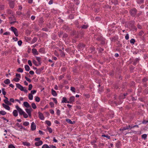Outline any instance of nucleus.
Instances as JSON below:
<instances>
[{
	"instance_id": "1",
	"label": "nucleus",
	"mask_w": 148,
	"mask_h": 148,
	"mask_svg": "<svg viewBox=\"0 0 148 148\" xmlns=\"http://www.w3.org/2000/svg\"><path fill=\"white\" fill-rule=\"evenodd\" d=\"M16 87L22 91H24L26 93L27 92V90L26 89H24V88L20 84L17 83L16 84Z\"/></svg>"
},
{
	"instance_id": "2",
	"label": "nucleus",
	"mask_w": 148,
	"mask_h": 148,
	"mask_svg": "<svg viewBox=\"0 0 148 148\" xmlns=\"http://www.w3.org/2000/svg\"><path fill=\"white\" fill-rule=\"evenodd\" d=\"M10 30L13 32L16 36H18V31L17 29L13 27H11L10 28Z\"/></svg>"
},
{
	"instance_id": "3",
	"label": "nucleus",
	"mask_w": 148,
	"mask_h": 148,
	"mask_svg": "<svg viewBox=\"0 0 148 148\" xmlns=\"http://www.w3.org/2000/svg\"><path fill=\"white\" fill-rule=\"evenodd\" d=\"M25 110L26 112L28 114L29 116L31 118L32 116L31 112L33 111V110L31 107L29 108H26L25 109Z\"/></svg>"
},
{
	"instance_id": "4",
	"label": "nucleus",
	"mask_w": 148,
	"mask_h": 148,
	"mask_svg": "<svg viewBox=\"0 0 148 148\" xmlns=\"http://www.w3.org/2000/svg\"><path fill=\"white\" fill-rule=\"evenodd\" d=\"M15 107L18 112L20 115H22L25 112L22 109L20 108L18 105L16 106Z\"/></svg>"
},
{
	"instance_id": "5",
	"label": "nucleus",
	"mask_w": 148,
	"mask_h": 148,
	"mask_svg": "<svg viewBox=\"0 0 148 148\" xmlns=\"http://www.w3.org/2000/svg\"><path fill=\"white\" fill-rule=\"evenodd\" d=\"M4 97L5 99L3 100V101L4 102V103L8 105V106L11 105H12V104L10 102H9L8 101V98L5 96H4Z\"/></svg>"
},
{
	"instance_id": "6",
	"label": "nucleus",
	"mask_w": 148,
	"mask_h": 148,
	"mask_svg": "<svg viewBox=\"0 0 148 148\" xmlns=\"http://www.w3.org/2000/svg\"><path fill=\"white\" fill-rule=\"evenodd\" d=\"M137 12V11L136 10L135 8L131 10L130 11L131 14L133 16H134L135 15Z\"/></svg>"
},
{
	"instance_id": "7",
	"label": "nucleus",
	"mask_w": 148,
	"mask_h": 148,
	"mask_svg": "<svg viewBox=\"0 0 148 148\" xmlns=\"http://www.w3.org/2000/svg\"><path fill=\"white\" fill-rule=\"evenodd\" d=\"M15 0L12 1H10L9 2V5L10 7L12 8H13L14 6V1Z\"/></svg>"
},
{
	"instance_id": "8",
	"label": "nucleus",
	"mask_w": 148,
	"mask_h": 148,
	"mask_svg": "<svg viewBox=\"0 0 148 148\" xmlns=\"http://www.w3.org/2000/svg\"><path fill=\"white\" fill-rule=\"evenodd\" d=\"M36 125L35 123L33 122L31 123V130L32 131H34L36 129Z\"/></svg>"
},
{
	"instance_id": "9",
	"label": "nucleus",
	"mask_w": 148,
	"mask_h": 148,
	"mask_svg": "<svg viewBox=\"0 0 148 148\" xmlns=\"http://www.w3.org/2000/svg\"><path fill=\"white\" fill-rule=\"evenodd\" d=\"M2 105L3 107L6 110H10V108L8 105H6L4 103H3L2 104Z\"/></svg>"
},
{
	"instance_id": "10",
	"label": "nucleus",
	"mask_w": 148,
	"mask_h": 148,
	"mask_svg": "<svg viewBox=\"0 0 148 148\" xmlns=\"http://www.w3.org/2000/svg\"><path fill=\"white\" fill-rule=\"evenodd\" d=\"M38 117L40 119L42 120H43L44 119V117L43 114L40 112H38Z\"/></svg>"
},
{
	"instance_id": "11",
	"label": "nucleus",
	"mask_w": 148,
	"mask_h": 148,
	"mask_svg": "<svg viewBox=\"0 0 148 148\" xmlns=\"http://www.w3.org/2000/svg\"><path fill=\"white\" fill-rule=\"evenodd\" d=\"M23 104L24 106L27 108L31 107L30 105L27 102L25 101L24 102Z\"/></svg>"
},
{
	"instance_id": "12",
	"label": "nucleus",
	"mask_w": 148,
	"mask_h": 148,
	"mask_svg": "<svg viewBox=\"0 0 148 148\" xmlns=\"http://www.w3.org/2000/svg\"><path fill=\"white\" fill-rule=\"evenodd\" d=\"M43 144V142L41 140H40L35 143V145L36 146H38L42 145Z\"/></svg>"
},
{
	"instance_id": "13",
	"label": "nucleus",
	"mask_w": 148,
	"mask_h": 148,
	"mask_svg": "<svg viewBox=\"0 0 148 148\" xmlns=\"http://www.w3.org/2000/svg\"><path fill=\"white\" fill-rule=\"evenodd\" d=\"M131 126L130 125L126 126V127H123L122 128L120 129V130L124 131L130 128V129Z\"/></svg>"
},
{
	"instance_id": "14",
	"label": "nucleus",
	"mask_w": 148,
	"mask_h": 148,
	"mask_svg": "<svg viewBox=\"0 0 148 148\" xmlns=\"http://www.w3.org/2000/svg\"><path fill=\"white\" fill-rule=\"evenodd\" d=\"M32 52L34 55H38V52L37 51V50L33 48L32 49Z\"/></svg>"
},
{
	"instance_id": "15",
	"label": "nucleus",
	"mask_w": 148,
	"mask_h": 148,
	"mask_svg": "<svg viewBox=\"0 0 148 148\" xmlns=\"http://www.w3.org/2000/svg\"><path fill=\"white\" fill-rule=\"evenodd\" d=\"M12 114L14 115V116L15 117H16L18 115V112L17 110H14L12 112Z\"/></svg>"
},
{
	"instance_id": "16",
	"label": "nucleus",
	"mask_w": 148,
	"mask_h": 148,
	"mask_svg": "<svg viewBox=\"0 0 148 148\" xmlns=\"http://www.w3.org/2000/svg\"><path fill=\"white\" fill-rule=\"evenodd\" d=\"M22 143L24 145L27 146H29L30 145V143L27 142H23Z\"/></svg>"
},
{
	"instance_id": "17",
	"label": "nucleus",
	"mask_w": 148,
	"mask_h": 148,
	"mask_svg": "<svg viewBox=\"0 0 148 148\" xmlns=\"http://www.w3.org/2000/svg\"><path fill=\"white\" fill-rule=\"evenodd\" d=\"M52 94L54 96H56L57 95V94L56 91L54 90L53 89L51 90Z\"/></svg>"
},
{
	"instance_id": "18",
	"label": "nucleus",
	"mask_w": 148,
	"mask_h": 148,
	"mask_svg": "<svg viewBox=\"0 0 148 148\" xmlns=\"http://www.w3.org/2000/svg\"><path fill=\"white\" fill-rule=\"evenodd\" d=\"M4 82L5 84H8L10 83V81L9 79H7L4 81Z\"/></svg>"
},
{
	"instance_id": "19",
	"label": "nucleus",
	"mask_w": 148,
	"mask_h": 148,
	"mask_svg": "<svg viewBox=\"0 0 148 148\" xmlns=\"http://www.w3.org/2000/svg\"><path fill=\"white\" fill-rule=\"evenodd\" d=\"M25 70L27 71H29L30 70V67L28 65H25Z\"/></svg>"
},
{
	"instance_id": "20",
	"label": "nucleus",
	"mask_w": 148,
	"mask_h": 148,
	"mask_svg": "<svg viewBox=\"0 0 148 148\" xmlns=\"http://www.w3.org/2000/svg\"><path fill=\"white\" fill-rule=\"evenodd\" d=\"M6 113V112L4 111L1 110L0 111V114L2 115H5Z\"/></svg>"
},
{
	"instance_id": "21",
	"label": "nucleus",
	"mask_w": 148,
	"mask_h": 148,
	"mask_svg": "<svg viewBox=\"0 0 148 148\" xmlns=\"http://www.w3.org/2000/svg\"><path fill=\"white\" fill-rule=\"evenodd\" d=\"M16 125L19 128L21 129H22L23 128V126L21 125H19L18 123H17L16 124Z\"/></svg>"
},
{
	"instance_id": "22",
	"label": "nucleus",
	"mask_w": 148,
	"mask_h": 148,
	"mask_svg": "<svg viewBox=\"0 0 148 148\" xmlns=\"http://www.w3.org/2000/svg\"><path fill=\"white\" fill-rule=\"evenodd\" d=\"M28 98L29 100H32L33 99V96L31 94H29L28 95Z\"/></svg>"
},
{
	"instance_id": "23",
	"label": "nucleus",
	"mask_w": 148,
	"mask_h": 148,
	"mask_svg": "<svg viewBox=\"0 0 148 148\" xmlns=\"http://www.w3.org/2000/svg\"><path fill=\"white\" fill-rule=\"evenodd\" d=\"M36 59L39 63V64H41V58L40 57H36Z\"/></svg>"
},
{
	"instance_id": "24",
	"label": "nucleus",
	"mask_w": 148,
	"mask_h": 148,
	"mask_svg": "<svg viewBox=\"0 0 148 148\" xmlns=\"http://www.w3.org/2000/svg\"><path fill=\"white\" fill-rule=\"evenodd\" d=\"M75 99V97L73 96L71 97L70 98V101H71V102H72L74 101Z\"/></svg>"
},
{
	"instance_id": "25",
	"label": "nucleus",
	"mask_w": 148,
	"mask_h": 148,
	"mask_svg": "<svg viewBox=\"0 0 148 148\" xmlns=\"http://www.w3.org/2000/svg\"><path fill=\"white\" fill-rule=\"evenodd\" d=\"M66 120L67 122L68 123H69L70 124H73L74 123H73L72 122V121H71V120L70 119H66Z\"/></svg>"
},
{
	"instance_id": "26",
	"label": "nucleus",
	"mask_w": 148,
	"mask_h": 148,
	"mask_svg": "<svg viewBox=\"0 0 148 148\" xmlns=\"http://www.w3.org/2000/svg\"><path fill=\"white\" fill-rule=\"evenodd\" d=\"M85 45L83 44H80L77 45L78 47H79L80 49L82 47H85Z\"/></svg>"
},
{
	"instance_id": "27",
	"label": "nucleus",
	"mask_w": 148,
	"mask_h": 148,
	"mask_svg": "<svg viewBox=\"0 0 148 148\" xmlns=\"http://www.w3.org/2000/svg\"><path fill=\"white\" fill-rule=\"evenodd\" d=\"M32 108L34 109H35L36 108V105L34 103H32Z\"/></svg>"
},
{
	"instance_id": "28",
	"label": "nucleus",
	"mask_w": 148,
	"mask_h": 148,
	"mask_svg": "<svg viewBox=\"0 0 148 148\" xmlns=\"http://www.w3.org/2000/svg\"><path fill=\"white\" fill-rule=\"evenodd\" d=\"M66 101H67V100H66V98L65 97H63L62 98V99L61 102H62V103H65L66 102Z\"/></svg>"
},
{
	"instance_id": "29",
	"label": "nucleus",
	"mask_w": 148,
	"mask_h": 148,
	"mask_svg": "<svg viewBox=\"0 0 148 148\" xmlns=\"http://www.w3.org/2000/svg\"><path fill=\"white\" fill-rule=\"evenodd\" d=\"M121 145L120 142L119 141H118L117 142L116 144V146L117 148H119L120 147V146Z\"/></svg>"
},
{
	"instance_id": "30",
	"label": "nucleus",
	"mask_w": 148,
	"mask_h": 148,
	"mask_svg": "<svg viewBox=\"0 0 148 148\" xmlns=\"http://www.w3.org/2000/svg\"><path fill=\"white\" fill-rule=\"evenodd\" d=\"M17 71L19 72L22 73L23 71V70L22 69L19 68H18V69L17 70Z\"/></svg>"
},
{
	"instance_id": "31",
	"label": "nucleus",
	"mask_w": 148,
	"mask_h": 148,
	"mask_svg": "<svg viewBox=\"0 0 148 148\" xmlns=\"http://www.w3.org/2000/svg\"><path fill=\"white\" fill-rule=\"evenodd\" d=\"M37 39L36 37H34L32 40V43H34L37 40Z\"/></svg>"
},
{
	"instance_id": "32",
	"label": "nucleus",
	"mask_w": 148,
	"mask_h": 148,
	"mask_svg": "<svg viewBox=\"0 0 148 148\" xmlns=\"http://www.w3.org/2000/svg\"><path fill=\"white\" fill-rule=\"evenodd\" d=\"M46 123L49 126H50L51 125V122L49 121H45Z\"/></svg>"
},
{
	"instance_id": "33",
	"label": "nucleus",
	"mask_w": 148,
	"mask_h": 148,
	"mask_svg": "<svg viewBox=\"0 0 148 148\" xmlns=\"http://www.w3.org/2000/svg\"><path fill=\"white\" fill-rule=\"evenodd\" d=\"M147 137V135L146 134H144L142 135V138L144 139H146Z\"/></svg>"
},
{
	"instance_id": "34",
	"label": "nucleus",
	"mask_w": 148,
	"mask_h": 148,
	"mask_svg": "<svg viewBox=\"0 0 148 148\" xmlns=\"http://www.w3.org/2000/svg\"><path fill=\"white\" fill-rule=\"evenodd\" d=\"M137 2L139 4L143 3L144 2L143 0H137Z\"/></svg>"
},
{
	"instance_id": "35",
	"label": "nucleus",
	"mask_w": 148,
	"mask_h": 148,
	"mask_svg": "<svg viewBox=\"0 0 148 148\" xmlns=\"http://www.w3.org/2000/svg\"><path fill=\"white\" fill-rule=\"evenodd\" d=\"M22 115H23V117L25 118H27L28 117V115L25 112Z\"/></svg>"
},
{
	"instance_id": "36",
	"label": "nucleus",
	"mask_w": 148,
	"mask_h": 148,
	"mask_svg": "<svg viewBox=\"0 0 148 148\" xmlns=\"http://www.w3.org/2000/svg\"><path fill=\"white\" fill-rule=\"evenodd\" d=\"M47 129L50 133H51L53 132V130L51 128L47 127Z\"/></svg>"
},
{
	"instance_id": "37",
	"label": "nucleus",
	"mask_w": 148,
	"mask_h": 148,
	"mask_svg": "<svg viewBox=\"0 0 148 148\" xmlns=\"http://www.w3.org/2000/svg\"><path fill=\"white\" fill-rule=\"evenodd\" d=\"M49 146L47 144H45L43 145L42 147V148H49Z\"/></svg>"
},
{
	"instance_id": "38",
	"label": "nucleus",
	"mask_w": 148,
	"mask_h": 148,
	"mask_svg": "<svg viewBox=\"0 0 148 148\" xmlns=\"http://www.w3.org/2000/svg\"><path fill=\"white\" fill-rule=\"evenodd\" d=\"M29 125V123L27 121H25L23 123V125L25 126H27Z\"/></svg>"
},
{
	"instance_id": "39",
	"label": "nucleus",
	"mask_w": 148,
	"mask_h": 148,
	"mask_svg": "<svg viewBox=\"0 0 148 148\" xmlns=\"http://www.w3.org/2000/svg\"><path fill=\"white\" fill-rule=\"evenodd\" d=\"M35 100L37 102H39L40 101V99L39 97H36L35 98Z\"/></svg>"
},
{
	"instance_id": "40",
	"label": "nucleus",
	"mask_w": 148,
	"mask_h": 148,
	"mask_svg": "<svg viewBox=\"0 0 148 148\" xmlns=\"http://www.w3.org/2000/svg\"><path fill=\"white\" fill-rule=\"evenodd\" d=\"M135 42V40L134 39H132L130 40V42L131 43H132V44H134Z\"/></svg>"
},
{
	"instance_id": "41",
	"label": "nucleus",
	"mask_w": 148,
	"mask_h": 148,
	"mask_svg": "<svg viewBox=\"0 0 148 148\" xmlns=\"http://www.w3.org/2000/svg\"><path fill=\"white\" fill-rule=\"evenodd\" d=\"M25 78L26 79L27 81L29 82H31V80L29 78H28L26 76L25 77Z\"/></svg>"
},
{
	"instance_id": "42",
	"label": "nucleus",
	"mask_w": 148,
	"mask_h": 148,
	"mask_svg": "<svg viewBox=\"0 0 148 148\" xmlns=\"http://www.w3.org/2000/svg\"><path fill=\"white\" fill-rule=\"evenodd\" d=\"M5 88H3L2 89V93H3V94L4 95H6V92H5Z\"/></svg>"
},
{
	"instance_id": "43",
	"label": "nucleus",
	"mask_w": 148,
	"mask_h": 148,
	"mask_svg": "<svg viewBox=\"0 0 148 148\" xmlns=\"http://www.w3.org/2000/svg\"><path fill=\"white\" fill-rule=\"evenodd\" d=\"M32 84H30L29 85V88H28V90H30L32 89Z\"/></svg>"
},
{
	"instance_id": "44",
	"label": "nucleus",
	"mask_w": 148,
	"mask_h": 148,
	"mask_svg": "<svg viewBox=\"0 0 148 148\" xmlns=\"http://www.w3.org/2000/svg\"><path fill=\"white\" fill-rule=\"evenodd\" d=\"M102 136L106 137L108 139H110V136H109L106 135H102Z\"/></svg>"
},
{
	"instance_id": "45",
	"label": "nucleus",
	"mask_w": 148,
	"mask_h": 148,
	"mask_svg": "<svg viewBox=\"0 0 148 148\" xmlns=\"http://www.w3.org/2000/svg\"><path fill=\"white\" fill-rule=\"evenodd\" d=\"M13 80L16 82H18L20 80V79L17 77H16L13 79Z\"/></svg>"
},
{
	"instance_id": "46",
	"label": "nucleus",
	"mask_w": 148,
	"mask_h": 148,
	"mask_svg": "<svg viewBox=\"0 0 148 148\" xmlns=\"http://www.w3.org/2000/svg\"><path fill=\"white\" fill-rule=\"evenodd\" d=\"M51 24L52 23H50L49 24V25H48V27L49 28H51L53 27V25H51Z\"/></svg>"
},
{
	"instance_id": "47",
	"label": "nucleus",
	"mask_w": 148,
	"mask_h": 148,
	"mask_svg": "<svg viewBox=\"0 0 148 148\" xmlns=\"http://www.w3.org/2000/svg\"><path fill=\"white\" fill-rule=\"evenodd\" d=\"M71 90L72 92H75V88L74 87H71Z\"/></svg>"
},
{
	"instance_id": "48",
	"label": "nucleus",
	"mask_w": 148,
	"mask_h": 148,
	"mask_svg": "<svg viewBox=\"0 0 148 148\" xmlns=\"http://www.w3.org/2000/svg\"><path fill=\"white\" fill-rule=\"evenodd\" d=\"M88 27V26L87 25H84L82 26V27L83 29H86Z\"/></svg>"
},
{
	"instance_id": "49",
	"label": "nucleus",
	"mask_w": 148,
	"mask_h": 148,
	"mask_svg": "<svg viewBox=\"0 0 148 148\" xmlns=\"http://www.w3.org/2000/svg\"><path fill=\"white\" fill-rule=\"evenodd\" d=\"M36 91L35 90H32L31 91L30 94H31L32 95L36 93Z\"/></svg>"
},
{
	"instance_id": "50",
	"label": "nucleus",
	"mask_w": 148,
	"mask_h": 148,
	"mask_svg": "<svg viewBox=\"0 0 148 148\" xmlns=\"http://www.w3.org/2000/svg\"><path fill=\"white\" fill-rule=\"evenodd\" d=\"M8 148H15V147L13 145L11 144L9 146Z\"/></svg>"
},
{
	"instance_id": "51",
	"label": "nucleus",
	"mask_w": 148,
	"mask_h": 148,
	"mask_svg": "<svg viewBox=\"0 0 148 148\" xmlns=\"http://www.w3.org/2000/svg\"><path fill=\"white\" fill-rule=\"evenodd\" d=\"M22 41L21 40H19L18 42V44L19 46H21L22 45Z\"/></svg>"
},
{
	"instance_id": "52",
	"label": "nucleus",
	"mask_w": 148,
	"mask_h": 148,
	"mask_svg": "<svg viewBox=\"0 0 148 148\" xmlns=\"http://www.w3.org/2000/svg\"><path fill=\"white\" fill-rule=\"evenodd\" d=\"M126 40H127L129 38V36L128 34H127L125 37Z\"/></svg>"
},
{
	"instance_id": "53",
	"label": "nucleus",
	"mask_w": 148,
	"mask_h": 148,
	"mask_svg": "<svg viewBox=\"0 0 148 148\" xmlns=\"http://www.w3.org/2000/svg\"><path fill=\"white\" fill-rule=\"evenodd\" d=\"M28 64H29V65L30 66H32V64L31 61L30 60H28Z\"/></svg>"
},
{
	"instance_id": "54",
	"label": "nucleus",
	"mask_w": 148,
	"mask_h": 148,
	"mask_svg": "<svg viewBox=\"0 0 148 148\" xmlns=\"http://www.w3.org/2000/svg\"><path fill=\"white\" fill-rule=\"evenodd\" d=\"M56 113L58 116H60V111L59 110H57Z\"/></svg>"
},
{
	"instance_id": "55",
	"label": "nucleus",
	"mask_w": 148,
	"mask_h": 148,
	"mask_svg": "<svg viewBox=\"0 0 148 148\" xmlns=\"http://www.w3.org/2000/svg\"><path fill=\"white\" fill-rule=\"evenodd\" d=\"M63 34V32H58V35L60 37Z\"/></svg>"
},
{
	"instance_id": "56",
	"label": "nucleus",
	"mask_w": 148,
	"mask_h": 148,
	"mask_svg": "<svg viewBox=\"0 0 148 148\" xmlns=\"http://www.w3.org/2000/svg\"><path fill=\"white\" fill-rule=\"evenodd\" d=\"M68 35L66 34H64L63 35V37L64 38H66L68 37Z\"/></svg>"
},
{
	"instance_id": "57",
	"label": "nucleus",
	"mask_w": 148,
	"mask_h": 148,
	"mask_svg": "<svg viewBox=\"0 0 148 148\" xmlns=\"http://www.w3.org/2000/svg\"><path fill=\"white\" fill-rule=\"evenodd\" d=\"M49 104L51 107H53L54 104L53 102H50Z\"/></svg>"
},
{
	"instance_id": "58",
	"label": "nucleus",
	"mask_w": 148,
	"mask_h": 148,
	"mask_svg": "<svg viewBox=\"0 0 148 148\" xmlns=\"http://www.w3.org/2000/svg\"><path fill=\"white\" fill-rule=\"evenodd\" d=\"M49 148H56L55 146L53 145H49Z\"/></svg>"
},
{
	"instance_id": "59",
	"label": "nucleus",
	"mask_w": 148,
	"mask_h": 148,
	"mask_svg": "<svg viewBox=\"0 0 148 148\" xmlns=\"http://www.w3.org/2000/svg\"><path fill=\"white\" fill-rule=\"evenodd\" d=\"M43 21L42 19V18L40 19L39 20V23H40V24H42L43 23Z\"/></svg>"
},
{
	"instance_id": "60",
	"label": "nucleus",
	"mask_w": 148,
	"mask_h": 148,
	"mask_svg": "<svg viewBox=\"0 0 148 148\" xmlns=\"http://www.w3.org/2000/svg\"><path fill=\"white\" fill-rule=\"evenodd\" d=\"M42 30H43V31H46V32H47L48 30V29H47L46 28H42Z\"/></svg>"
},
{
	"instance_id": "61",
	"label": "nucleus",
	"mask_w": 148,
	"mask_h": 148,
	"mask_svg": "<svg viewBox=\"0 0 148 148\" xmlns=\"http://www.w3.org/2000/svg\"><path fill=\"white\" fill-rule=\"evenodd\" d=\"M10 102H12L14 103V100L13 98H11L10 99Z\"/></svg>"
},
{
	"instance_id": "62",
	"label": "nucleus",
	"mask_w": 148,
	"mask_h": 148,
	"mask_svg": "<svg viewBox=\"0 0 148 148\" xmlns=\"http://www.w3.org/2000/svg\"><path fill=\"white\" fill-rule=\"evenodd\" d=\"M53 100L55 102V103L56 104L57 103V100L55 98H53Z\"/></svg>"
},
{
	"instance_id": "63",
	"label": "nucleus",
	"mask_w": 148,
	"mask_h": 148,
	"mask_svg": "<svg viewBox=\"0 0 148 148\" xmlns=\"http://www.w3.org/2000/svg\"><path fill=\"white\" fill-rule=\"evenodd\" d=\"M50 112L52 114H53L54 113V111L53 110H50Z\"/></svg>"
},
{
	"instance_id": "64",
	"label": "nucleus",
	"mask_w": 148,
	"mask_h": 148,
	"mask_svg": "<svg viewBox=\"0 0 148 148\" xmlns=\"http://www.w3.org/2000/svg\"><path fill=\"white\" fill-rule=\"evenodd\" d=\"M39 52H41V53H43V48H41L40 49H39Z\"/></svg>"
}]
</instances>
